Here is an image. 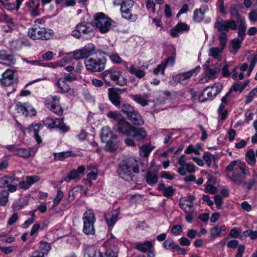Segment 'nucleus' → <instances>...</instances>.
<instances>
[{
    "label": "nucleus",
    "mask_w": 257,
    "mask_h": 257,
    "mask_svg": "<svg viewBox=\"0 0 257 257\" xmlns=\"http://www.w3.org/2000/svg\"><path fill=\"white\" fill-rule=\"evenodd\" d=\"M96 219L95 215L91 210L86 211L83 214V232L87 235H93L95 233L94 223Z\"/></svg>",
    "instance_id": "9d476101"
},
{
    "label": "nucleus",
    "mask_w": 257,
    "mask_h": 257,
    "mask_svg": "<svg viewBox=\"0 0 257 257\" xmlns=\"http://www.w3.org/2000/svg\"><path fill=\"white\" fill-rule=\"evenodd\" d=\"M0 60L6 61L8 65H14L16 61L13 55L8 54L5 50L0 51Z\"/></svg>",
    "instance_id": "473e14b6"
},
{
    "label": "nucleus",
    "mask_w": 257,
    "mask_h": 257,
    "mask_svg": "<svg viewBox=\"0 0 257 257\" xmlns=\"http://www.w3.org/2000/svg\"><path fill=\"white\" fill-rule=\"evenodd\" d=\"M219 42L220 47H211L209 49L208 55L214 59H218L219 57L223 50L226 47L227 43L225 42L224 44H222L220 42Z\"/></svg>",
    "instance_id": "c85d7f7f"
},
{
    "label": "nucleus",
    "mask_w": 257,
    "mask_h": 257,
    "mask_svg": "<svg viewBox=\"0 0 257 257\" xmlns=\"http://www.w3.org/2000/svg\"><path fill=\"white\" fill-rule=\"evenodd\" d=\"M117 253L111 249H107L103 257H117Z\"/></svg>",
    "instance_id": "774afa93"
},
{
    "label": "nucleus",
    "mask_w": 257,
    "mask_h": 257,
    "mask_svg": "<svg viewBox=\"0 0 257 257\" xmlns=\"http://www.w3.org/2000/svg\"><path fill=\"white\" fill-rule=\"evenodd\" d=\"M130 98L141 105L142 106H146L149 105L148 98L150 95L148 93H144L143 94H131L130 95Z\"/></svg>",
    "instance_id": "5701e85b"
},
{
    "label": "nucleus",
    "mask_w": 257,
    "mask_h": 257,
    "mask_svg": "<svg viewBox=\"0 0 257 257\" xmlns=\"http://www.w3.org/2000/svg\"><path fill=\"white\" fill-rule=\"evenodd\" d=\"M257 96V87H255L252 89L248 95L245 97V103L248 104L252 101L254 97Z\"/></svg>",
    "instance_id": "8fccbe9b"
},
{
    "label": "nucleus",
    "mask_w": 257,
    "mask_h": 257,
    "mask_svg": "<svg viewBox=\"0 0 257 257\" xmlns=\"http://www.w3.org/2000/svg\"><path fill=\"white\" fill-rule=\"evenodd\" d=\"M85 256L103 257V254L95 246L86 245L85 247Z\"/></svg>",
    "instance_id": "a878e982"
},
{
    "label": "nucleus",
    "mask_w": 257,
    "mask_h": 257,
    "mask_svg": "<svg viewBox=\"0 0 257 257\" xmlns=\"http://www.w3.org/2000/svg\"><path fill=\"white\" fill-rule=\"evenodd\" d=\"M16 71L14 69H8L2 74L0 79L2 84L5 86H9L18 82V77L16 75Z\"/></svg>",
    "instance_id": "2eb2a0df"
},
{
    "label": "nucleus",
    "mask_w": 257,
    "mask_h": 257,
    "mask_svg": "<svg viewBox=\"0 0 257 257\" xmlns=\"http://www.w3.org/2000/svg\"><path fill=\"white\" fill-rule=\"evenodd\" d=\"M102 78L107 85L111 86V81L115 82L116 84L123 86L126 83V79H124L122 82L118 80L121 76V72L119 71L109 69L105 70L101 74Z\"/></svg>",
    "instance_id": "1a4fd4ad"
},
{
    "label": "nucleus",
    "mask_w": 257,
    "mask_h": 257,
    "mask_svg": "<svg viewBox=\"0 0 257 257\" xmlns=\"http://www.w3.org/2000/svg\"><path fill=\"white\" fill-rule=\"evenodd\" d=\"M120 112L135 125H142L144 123L142 115L130 104H122Z\"/></svg>",
    "instance_id": "423d86ee"
},
{
    "label": "nucleus",
    "mask_w": 257,
    "mask_h": 257,
    "mask_svg": "<svg viewBox=\"0 0 257 257\" xmlns=\"http://www.w3.org/2000/svg\"><path fill=\"white\" fill-rule=\"evenodd\" d=\"M243 236L245 237L249 236L251 239H255L257 238V231H253L250 229L244 231L243 232Z\"/></svg>",
    "instance_id": "4d7b16f0"
},
{
    "label": "nucleus",
    "mask_w": 257,
    "mask_h": 257,
    "mask_svg": "<svg viewBox=\"0 0 257 257\" xmlns=\"http://www.w3.org/2000/svg\"><path fill=\"white\" fill-rule=\"evenodd\" d=\"M64 78H60L56 83V85L59 88V92L61 93H69L73 94V90L71 89L70 86L67 83Z\"/></svg>",
    "instance_id": "bb28decb"
},
{
    "label": "nucleus",
    "mask_w": 257,
    "mask_h": 257,
    "mask_svg": "<svg viewBox=\"0 0 257 257\" xmlns=\"http://www.w3.org/2000/svg\"><path fill=\"white\" fill-rule=\"evenodd\" d=\"M179 206L185 212H192L193 203L185 204L183 202H179Z\"/></svg>",
    "instance_id": "3c124183"
},
{
    "label": "nucleus",
    "mask_w": 257,
    "mask_h": 257,
    "mask_svg": "<svg viewBox=\"0 0 257 257\" xmlns=\"http://www.w3.org/2000/svg\"><path fill=\"white\" fill-rule=\"evenodd\" d=\"M82 189V186H78L76 187H74L73 189L70 190L69 191V197H68V200L69 201H72L74 199L76 194L75 192H78V190H81Z\"/></svg>",
    "instance_id": "6e6d98bb"
},
{
    "label": "nucleus",
    "mask_w": 257,
    "mask_h": 257,
    "mask_svg": "<svg viewBox=\"0 0 257 257\" xmlns=\"http://www.w3.org/2000/svg\"><path fill=\"white\" fill-rule=\"evenodd\" d=\"M23 41L20 39L13 40L11 42V48L13 50L18 51L20 50L23 45Z\"/></svg>",
    "instance_id": "de8ad7c7"
},
{
    "label": "nucleus",
    "mask_w": 257,
    "mask_h": 257,
    "mask_svg": "<svg viewBox=\"0 0 257 257\" xmlns=\"http://www.w3.org/2000/svg\"><path fill=\"white\" fill-rule=\"evenodd\" d=\"M189 26L185 23H179L170 30V35L173 37L179 36L180 33L188 32Z\"/></svg>",
    "instance_id": "b1692460"
},
{
    "label": "nucleus",
    "mask_w": 257,
    "mask_h": 257,
    "mask_svg": "<svg viewBox=\"0 0 257 257\" xmlns=\"http://www.w3.org/2000/svg\"><path fill=\"white\" fill-rule=\"evenodd\" d=\"M51 124L50 128H59L62 133H66L70 129L69 126L64 123L63 118L53 119Z\"/></svg>",
    "instance_id": "cd10ccee"
},
{
    "label": "nucleus",
    "mask_w": 257,
    "mask_h": 257,
    "mask_svg": "<svg viewBox=\"0 0 257 257\" xmlns=\"http://www.w3.org/2000/svg\"><path fill=\"white\" fill-rule=\"evenodd\" d=\"M119 176L126 181H132L134 173L139 172V166L135 157H130L122 161L117 170Z\"/></svg>",
    "instance_id": "f03ea898"
},
{
    "label": "nucleus",
    "mask_w": 257,
    "mask_h": 257,
    "mask_svg": "<svg viewBox=\"0 0 257 257\" xmlns=\"http://www.w3.org/2000/svg\"><path fill=\"white\" fill-rule=\"evenodd\" d=\"M120 89L111 87L108 88V97L110 102L116 107H119L121 102V97L118 91Z\"/></svg>",
    "instance_id": "6ab92c4d"
},
{
    "label": "nucleus",
    "mask_w": 257,
    "mask_h": 257,
    "mask_svg": "<svg viewBox=\"0 0 257 257\" xmlns=\"http://www.w3.org/2000/svg\"><path fill=\"white\" fill-rule=\"evenodd\" d=\"M154 243L152 241H146L144 242H139L136 243V249L142 252H147L154 248Z\"/></svg>",
    "instance_id": "c756f323"
},
{
    "label": "nucleus",
    "mask_w": 257,
    "mask_h": 257,
    "mask_svg": "<svg viewBox=\"0 0 257 257\" xmlns=\"http://www.w3.org/2000/svg\"><path fill=\"white\" fill-rule=\"evenodd\" d=\"M243 40L239 38H235L231 40L230 45L229 46V52L234 55L235 54L240 48Z\"/></svg>",
    "instance_id": "72a5a7b5"
},
{
    "label": "nucleus",
    "mask_w": 257,
    "mask_h": 257,
    "mask_svg": "<svg viewBox=\"0 0 257 257\" xmlns=\"http://www.w3.org/2000/svg\"><path fill=\"white\" fill-rule=\"evenodd\" d=\"M40 177L38 176H29L26 177L24 180L19 182L18 186L20 189L27 190L34 184L40 180Z\"/></svg>",
    "instance_id": "412c9836"
},
{
    "label": "nucleus",
    "mask_w": 257,
    "mask_h": 257,
    "mask_svg": "<svg viewBox=\"0 0 257 257\" xmlns=\"http://www.w3.org/2000/svg\"><path fill=\"white\" fill-rule=\"evenodd\" d=\"M94 22L96 28L101 33H107L111 29L113 22L111 19L102 13H97L94 15Z\"/></svg>",
    "instance_id": "0eeeda50"
},
{
    "label": "nucleus",
    "mask_w": 257,
    "mask_h": 257,
    "mask_svg": "<svg viewBox=\"0 0 257 257\" xmlns=\"http://www.w3.org/2000/svg\"><path fill=\"white\" fill-rule=\"evenodd\" d=\"M53 34L52 30L39 26L34 27L28 31V36L33 40H49L52 38Z\"/></svg>",
    "instance_id": "6e6552de"
},
{
    "label": "nucleus",
    "mask_w": 257,
    "mask_h": 257,
    "mask_svg": "<svg viewBox=\"0 0 257 257\" xmlns=\"http://www.w3.org/2000/svg\"><path fill=\"white\" fill-rule=\"evenodd\" d=\"M84 64L87 70L91 72H101L105 68V63L100 58H90L85 60Z\"/></svg>",
    "instance_id": "ddd939ff"
},
{
    "label": "nucleus",
    "mask_w": 257,
    "mask_h": 257,
    "mask_svg": "<svg viewBox=\"0 0 257 257\" xmlns=\"http://www.w3.org/2000/svg\"><path fill=\"white\" fill-rule=\"evenodd\" d=\"M95 29L92 23L83 22L78 24L72 31V35L77 38H87L93 36Z\"/></svg>",
    "instance_id": "39448f33"
},
{
    "label": "nucleus",
    "mask_w": 257,
    "mask_h": 257,
    "mask_svg": "<svg viewBox=\"0 0 257 257\" xmlns=\"http://www.w3.org/2000/svg\"><path fill=\"white\" fill-rule=\"evenodd\" d=\"M147 136V132L146 130L140 127L134 126L129 137H132L136 141L142 142L143 141Z\"/></svg>",
    "instance_id": "aec40b11"
},
{
    "label": "nucleus",
    "mask_w": 257,
    "mask_h": 257,
    "mask_svg": "<svg viewBox=\"0 0 257 257\" xmlns=\"http://www.w3.org/2000/svg\"><path fill=\"white\" fill-rule=\"evenodd\" d=\"M43 125L40 123L32 124L28 127L29 132H33L34 133V137L37 142L38 144H41L42 142L41 137L39 135V132L42 128Z\"/></svg>",
    "instance_id": "2f4dec72"
},
{
    "label": "nucleus",
    "mask_w": 257,
    "mask_h": 257,
    "mask_svg": "<svg viewBox=\"0 0 257 257\" xmlns=\"http://www.w3.org/2000/svg\"><path fill=\"white\" fill-rule=\"evenodd\" d=\"M238 24V37L242 40H244L245 32L246 30V25L245 19H241L237 21Z\"/></svg>",
    "instance_id": "58836bf2"
},
{
    "label": "nucleus",
    "mask_w": 257,
    "mask_h": 257,
    "mask_svg": "<svg viewBox=\"0 0 257 257\" xmlns=\"http://www.w3.org/2000/svg\"><path fill=\"white\" fill-rule=\"evenodd\" d=\"M1 22H5L7 23L8 28L11 29H14L15 27L14 20L10 18L9 16L5 13H1Z\"/></svg>",
    "instance_id": "a19ab883"
},
{
    "label": "nucleus",
    "mask_w": 257,
    "mask_h": 257,
    "mask_svg": "<svg viewBox=\"0 0 257 257\" xmlns=\"http://www.w3.org/2000/svg\"><path fill=\"white\" fill-rule=\"evenodd\" d=\"M226 230V227L224 225H215L211 229L210 236L212 238L221 236V231H225Z\"/></svg>",
    "instance_id": "c9c22d12"
},
{
    "label": "nucleus",
    "mask_w": 257,
    "mask_h": 257,
    "mask_svg": "<svg viewBox=\"0 0 257 257\" xmlns=\"http://www.w3.org/2000/svg\"><path fill=\"white\" fill-rule=\"evenodd\" d=\"M18 180L15 179V177L9 176H4L0 178V188H5L8 187L10 183H13L15 181Z\"/></svg>",
    "instance_id": "ea45409f"
},
{
    "label": "nucleus",
    "mask_w": 257,
    "mask_h": 257,
    "mask_svg": "<svg viewBox=\"0 0 257 257\" xmlns=\"http://www.w3.org/2000/svg\"><path fill=\"white\" fill-rule=\"evenodd\" d=\"M178 164L180 167L178 168L177 172L181 176H185L187 172L194 173L195 171V166L193 164L186 163V159L184 155H182L179 157Z\"/></svg>",
    "instance_id": "dca6fc26"
},
{
    "label": "nucleus",
    "mask_w": 257,
    "mask_h": 257,
    "mask_svg": "<svg viewBox=\"0 0 257 257\" xmlns=\"http://www.w3.org/2000/svg\"><path fill=\"white\" fill-rule=\"evenodd\" d=\"M165 65L164 64L162 63L161 64L158 65L157 67L154 70V74L155 75H157L160 72H161L162 74H164Z\"/></svg>",
    "instance_id": "680f3d73"
},
{
    "label": "nucleus",
    "mask_w": 257,
    "mask_h": 257,
    "mask_svg": "<svg viewBox=\"0 0 257 257\" xmlns=\"http://www.w3.org/2000/svg\"><path fill=\"white\" fill-rule=\"evenodd\" d=\"M200 66H198L194 69H192L187 72L178 74L173 76V79L175 81L180 83L182 85H186L188 84L191 76L195 73L196 71H199Z\"/></svg>",
    "instance_id": "f3484780"
},
{
    "label": "nucleus",
    "mask_w": 257,
    "mask_h": 257,
    "mask_svg": "<svg viewBox=\"0 0 257 257\" xmlns=\"http://www.w3.org/2000/svg\"><path fill=\"white\" fill-rule=\"evenodd\" d=\"M146 181L150 186L156 184L158 181L157 173L151 171L147 172L146 175Z\"/></svg>",
    "instance_id": "4c0bfd02"
},
{
    "label": "nucleus",
    "mask_w": 257,
    "mask_h": 257,
    "mask_svg": "<svg viewBox=\"0 0 257 257\" xmlns=\"http://www.w3.org/2000/svg\"><path fill=\"white\" fill-rule=\"evenodd\" d=\"M154 149V147L151 143L143 145L139 149L140 156L148 158Z\"/></svg>",
    "instance_id": "f704fd0d"
},
{
    "label": "nucleus",
    "mask_w": 257,
    "mask_h": 257,
    "mask_svg": "<svg viewBox=\"0 0 257 257\" xmlns=\"http://www.w3.org/2000/svg\"><path fill=\"white\" fill-rule=\"evenodd\" d=\"M229 11L231 17L236 19L237 21L244 18L240 15L238 12V8L235 5L231 6L230 8Z\"/></svg>",
    "instance_id": "a18cd8bd"
},
{
    "label": "nucleus",
    "mask_w": 257,
    "mask_h": 257,
    "mask_svg": "<svg viewBox=\"0 0 257 257\" xmlns=\"http://www.w3.org/2000/svg\"><path fill=\"white\" fill-rule=\"evenodd\" d=\"M244 88L245 85L241 86L240 82H237L231 86L229 90V92L231 93L233 91L235 92L239 91L240 92H241Z\"/></svg>",
    "instance_id": "864d4df0"
},
{
    "label": "nucleus",
    "mask_w": 257,
    "mask_h": 257,
    "mask_svg": "<svg viewBox=\"0 0 257 257\" xmlns=\"http://www.w3.org/2000/svg\"><path fill=\"white\" fill-rule=\"evenodd\" d=\"M119 214L117 210H114L105 214V219L109 226H113L117 220Z\"/></svg>",
    "instance_id": "7c9ffc66"
},
{
    "label": "nucleus",
    "mask_w": 257,
    "mask_h": 257,
    "mask_svg": "<svg viewBox=\"0 0 257 257\" xmlns=\"http://www.w3.org/2000/svg\"><path fill=\"white\" fill-rule=\"evenodd\" d=\"M171 231L174 235H178L182 231V227L180 225H175L171 229Z\"/></svg>",
    "instance_id": "052dcab7"
},
{
    "label": "nucleus",
    "mask_w": 257,
    "mask_h": 257,
    "mask_svg": "<svg viewBox=\"0 0 257 257\" xmlns=\"http://www.w3.org/2000/svg\"><path fill=\"white\" fill-rule=\"evenodd\" d=\"M17 153L15 156H17L20 157H22L24 158H29L31 154L30 149H26L25 148H19V150L17 151Z\"/></svg>",
    "instance_id": "49530a36"
},
{
    "label": "nucleus",
    "mask_w": 257,
    "mask_h": 257,
    "mask_svg": "<svg viewBox=\"0 0 257 257\" xmlns=\"http://www.w3.org/2000/svg\"><path fill=\"white\" fill-rule=\"evenodd\" d=\"M237 28V24L235 21L233 19L225 20L221 17L217 18L214 24V28L219 33V42H220L222 44H224L225 42H227V33L229 30H236Z\"/></svg>",
    "instance_id": "7ed1b4c3"
},
{
    "label": "nucleus",
    "mask_w": 257,
    "mask_h": 257,
    "mask_svg": "<svg viewBox=\"0 0 257 257\" xmlns=\"http://www.w3.org/2000/svg\"><path fill=\"white\" fill-rule=\"evenodd\" d=\"M95 47L92 43L86 45L82 48L77 50L70 54L71 57L76 60L84 59L89 57L94 53Z\"/></svg>",
    "instance_id": "4468645a"
},
{
    "label": "nucleus",
    "mask_w": 257,
    "mask_h": 257,
    "mask_svg": "<svg viewBox=\"0 0 257 257\" xmlns=\"http://www.w3.org/2000/svg\"><path fill=\"white\" fill-rule=\"evenodd\" d=\"M63 75L64 77L63 78L67 82H73L77 79V75L73 73H65Z\"/></svg>",
    "instance_id": "13d9d810"
},
{
    "label": "nucleus",
    "mask_w": 257,
    "mask_h": 257,
    "mask_svg": "<svg viewBox=\"0 0 257 257\" xmlns=\"http://www.w3.org/2000/svg\"><path fill=\"white\" fill-rule=\"evenodd\" d=\"M222 89V84L220 83H215L212 86H207L199 96V99L202 102L212 100L221 92Z\"/></svg>",
    "instance_id": "9b49d317"
},
{
    "label": "nucleus",
    "mask_w": 257,
    "mask_h": 257,
    "mask_svg": "<svg viewBox=\"0 0 257 257\" xmlns=\"http://www.w3.org/2000/svg\"><path fill=\"white\" fill-rule=\"evenodd\" d=\"M9 191L3 190L0 193V206H5L9 201Z\"/></svg>",
    "instance_id": "c03bdc74"
},
{
    "label": "nucleus",
    "mask_w": 257,
    "mask_h": 257,
    "mask_svg": "<svg viewBox=\"0 0 257 257\" xmlns=\"http://www.w3.org/2000/svg\"><path fill=\"white\" fill-rule=\"evenodd\" d=\"M253 127L255 130V134L251 137V143L256 144L257 143V119L253 121Z\"/></svg>",
    "instance_id": "338daca9"
},
{
    "label": "nucleus",
    "mask_w": 257,
    "mask_h": 257,
    "mask_svg": "<svg viewBox=\"0 0 257 257\" xmlns=\"http://www.w3.org/2000/svg\"><path fill=\"white\" fill-rule=\"evenodd\" d=\"M55 159L56 160H63L71 156L70 153L68 152H63L60 153L54 154Z\"/></svg>",
    "instance_id": "5fc2aeb1"
},
{
    "label": "nucleus",
    "mask_w": 257,
    "mask_h": 257,
    "mask_svg": "<svg viewBox=\"0 0 257 257\" xmlns=\"http://www.w3.org/2000/svg\"><path fill=\"white\" fill-rule=\"evenodd\" d=\"M85 170L83 166H80L77 170H73L69 172L64 180L66 182H69L72 180L79 179L80 175L84 173Z\"/></svg>",
    "instance_id": "393cba45"
},
{
    "label": "nucleus",
    "mask_w": 257,
    "mask_h": 257,
    "mask_svg": "<svg viewBox=\"0 0 257 257\" xmlns=\"http://www.w3.org/2000/svg\"><path fill=\"white\" fill-rule=\"evenodd\" d=\"M225 170L228 172L227 175L233 182L236 185H242L243 188L247 191L250 190L257 183L256 174L252 176L248 181H243L245 176L249 175V172L246 165L239 161H231L226 166Z\"/></svg>",
    "instance_id": "f257e3e1"
},
{
    "label": "nucleus",
    "mask_w": 257,
    "mask_h": 257,
    "mask_svg": "<svg viewBox=\"0 0 257 257\" xmlns=\"http://www.w3.org/2000/svg\"><path fill=\"white\" fill-rule=\"evenodd\" d=\"M16 110L18 112L22 113L27 116H32L36 115V110L29 103L18 102L16 105Z\"/></svg>",
    "instance_id": "a211bd4d"
},
{
    "label": "nucleus",
    "mask_w": 257,
    "mask_h": 257,
    "mask_svg": "<svg viewBox=\"0 0 257 257\" xmlns=\"http://www.w3.org/2000/svg\"><path fill=\"white\" fill-rule=\"evenodd\" d=\"M175 192V190L173 186H170L166 187L163 191V195L168 198H171Z\"/></svg>",
    "instance_id": "603ef678"
},
{
    "label": "nucleus",
    "mask_w": 257,
    "mask_h": 257,
    "mask_svg": "<svg viewBox=\"0 0 257 257\" xmlns=\"http://www.w3.org/2000/svg\"><path fill=\"white\" fill-rule=\"evenodd\" d=\"M133 6L134 2L132 0H125L122 2L120 7L122 17L131 22H135L138 19L137 15L132 13Z\"/></svg>",
    "instance_id": "f8f14e48"
},
{
    "label": "nucleus",
    "mask_w": 257,
    "mask_h": 257,
    "mask_svg": "<svg viewBox=\"0 0 257 257\" xmlns=\"http://www.w3.org/2000/svg\"><path fill=\"white\" fill-rule=\"evenodd\" d=\"M9 151L13 153L14 155H16L17 151L19 149V146L18 145H7L5 147Z\"/></svg>",
    "instance_id": "e2e57ef3"
},
{
    "label": "nucleus",
    "mask_w": 257,
    "mask_h": 257,
    "mask_svg": "<svg viewBox=\"0 0 257 257\" xmlns=\"http://www.w3.org/2000/svg\"><path fill=\"white\" fill-rule=\"evenodd\" d=\"M64 196V193L62 191L59 190L57 191V193L56 197L55 198L53 201V206H56L58 204L61 199L63 198Z\"/></svg>",
    "instance_id": "bf43d9fd"
},
{
    "label": "nucleus",
    "mask_w": 257,
    "mask_h": 257,
    "mask_svg": "<svg viewBox=\"0 0 257 257\" xmlns=\"http://www.w3.org/2000/svg\"><path fill=\"white\" fill-rule=\"evenodd\" d=\"M248 19L251 22L257 21V10H252L249 13Z\"/></svg>",
    "instance_id": "69168bd1"
},
{
    "label": "nucleus",
    "mask_w": 257,
    "mask_h": 257,
    "mask_svg": "<svg viewBox=\"0 0 257 257\" xmlns=\"http://www.w3.org/2000/svg\"><path fill=\"white\" fill-rule=\"evenodd\" d=\"M50 109L56 114L61 116L63 112V109L59 104H52L50 106Z\"/></svg>",
    "instance_id": "09e8293b"
},
{
    "label": "nucleus",
    "mask_w": 257,
    "mask_h": 257,
    "mask_svg": "<svg viewBox=\"0 0 257 257\" xmlns=\"http://www.w3.org/2000/svg\"><path fill=\"white\" fill-rule=\"evenodd\" d=\"M206 7V9L203 10L202 8L195 10L193 17V20L195 22L200 23L203 20L205 13L208 10V8Z\"/></svg>",
    "instance_id": "e433bc0d"
},
{
    "label": "nucleus",
    "mask_w": 257,
    "mask_h": 257,
    "mask_svg": "<svg viewBox=\"0 0 257 257\" xmlns=\"http://www.w3.org/2000/svg\"><path fill=\"white\" fill-rule=\"evenodd\" d=\"M128 72L132 74H134L139 78H142L145 75V72L140 69L137 68L134 65H132L128 68Z\"/></svg>",
    "instance_id": "37998d69"
},
{
    "label": "nucleus",
    "mask_w": 257,
    "mask_h": 257,
    "mask_svg": "<svg viewBox=\"0 0 257 257\" xmlns=\"http://www.w3.org/2000/svg\"><path fill=\"white\" fill-rule=\"evenodd\" d=\"M255 154L252 149H250L246 153L245 158L247 162L251 166L255 165L256 160Z\"/></svg>",
    "instance_id": "79ce46f5"
},
{
    "label": "nucleus",
    "mask_w": 257,
    "mask_h": 257,
    "mask_svg": "<svg viewBox=\"0 0 257 257\" xmlns=\"http://www.w3.org/2000/svg\"><path fill=\"white\" fill-rule=\"evenodd\" d=\"M100 137L101 141L106 144L104 148L105 151L113 153L119 147L120 141L118 137L108 126H104L102 128Z\"/></svg>",
    "instance_id": "20e7f679"
},
{
    "label": "nucleus",
    "mask_w": 257,
    "mask_h": 257,
    "mask_svg": "<svg viewBox=\"0 0 257 257\" xmlns=\"http://www.w3.org/2000/svg\"><path fill=\"white\" fill-rule=\"evenodd\" d=\"M133 127L129 122L122 119L117 122V130L119 132L129 137Z\"/></svg>",
    "instance_id": "4be33fe9"
},
{
    "label": "nucleus",
    "mask_w": 257,
    "mask_h": 257,
    "mask_svg": "<svg viewBox=\"0 0 257 257\" xmlns=\"http://www.w3.org/2000/svg\"><path fill=\"white\" fill-rule=\"evenodd\" d=\"M173 244L174 241L173 239L172 238H168L164 241L163 246L165 248L168 249L170 247L173 248V246H174Z\"/></svg>",
    "instance_id": "0e129e2a"
}]
</instances>
